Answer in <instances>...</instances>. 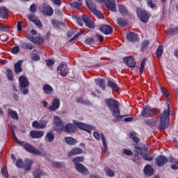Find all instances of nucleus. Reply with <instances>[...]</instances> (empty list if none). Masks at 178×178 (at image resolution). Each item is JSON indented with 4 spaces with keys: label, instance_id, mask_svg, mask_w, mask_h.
<instances>
[{
    "label": "nucleus",
    "instance_id": "obj_1",
    "mask_svg": "<svg viewBox=\"0 0 178 178\" xmlns=\"http://www.w3.org/2000/svg\"><path fill=\"white\" fill-rule=\"evenodd\" d=\"M105 104L108 106L111 115L115 118L118 122H121L123 118L127 115H120V103L119 101L113 98H108L105 99Z\"/></svg>",
    "mask_w": 178,
    "mask_h": 178
},
{
    "label": "nucleus",
    "instance_id": "obj_2",
    "mask_svg": "<svg viewBox=\"0 0 178 178\" xmlns=\"http://www.w3.org/2000/svg\"><path fill=\"white\" fill-rule=\"evenodd\" d=\"M169 116H170V106L167 104V110H165L160 115L159 130H166L169 127Z\"/></svg>",
    "mask_w": 178,
    "mask_h": 178
},
{
    "label": "nucleus",
    "instance_id": "obj_3",
    "mask_svg": "<svg viewBox=\"0 0 178 178\" xmlns=\"http://www.w3.org/2000/svg\"><path fill=\"white\" fill-rule=\"evenodd\" d=\"M161 113V109L152 108L151 106H145L141 111L140 115L142 118H151Z\"/></svg>",
    "mask_w": 178,
    "mask_h": 178
},
{
    "label": "nucleus",
    "instance_id": "obj_4",
    "mask_svg": "<svg viewBox=\"0 0 178 178\" xmlns=\"http://www.w3.org/2000/svg\"><path fill=\"white\" fill-rule=\"evenodd\" d=\"M76 22L79 25L81 26H83V22L85 23L86 27H88V29H95V25L94 24V22L91 21L90 17L88 16L83 15L82 17H79L76 18Z\"/></svg>",
    "mask_w": 178,
    "mask_h": 178
},
{
    "label": "nucleus",
    "instance_id": "obj_5",
    "mask_svg": "<svg viewBox=\"0 0 178 178\" xmlns=\"http://www.w3.org/2000/svg\"><path fill=\"white\" fill-rule=\"evenodd\" d=\"M95 1L106 6L108 10L116 12V0H95Z\"/></svg>",
    "mask_w": 178,
    "mask_h": 178
},
{
    "label": "nucleus",
    "instance_id": "obj_6",
    "mask_svg": "<svg viewBox=\"0 0 178 178\" xmlns=\"http://www.w3.org/2000/svg\"><path fill=\"white\" fill-rule=\"evenodd\" d=\"M136 13L140 22L148 23V20H149V18L151 17V14L148 13V11L141 8H137Z\"/></svg>",
    "mask_w": 178,
    "mask_h": 178
},
{
    "label": "nucleus",
    "instance_id": "obj_7",
    "mask_svg": "<svg viewBox=\"0 0 178 178\" xmlns=\"http://www.w3.org/2000/svg\"><path fill=\"white\" fill-rule=\"evenodd\" d=\"M22 147H24L25 151H27V152H29L30 154L38 155L39 156H41V155H42L41 151H40L38 149H37V147H35L34 146L31 145V144L27 142H24Z\"/></svg>",
    "mask_w": 178,
    "mask_h": 178
},
{
    "label": "nucleus",
    "instance_id": "obj_8",
    "mask_svg": "<svg viewBox=\"0 0 178 178\" xmlns=\"http://www.w3.org/2000/svg\"><path fill=\"white\" fill-rule=\"evenodd\" d=\"M93 137L97 141H99V140L102 139L104 152H106V151H108V145L106 144V139L105 138V136H104V134H99V132L98 131H95L93 132Z\"/></svg>",
    "mask_w": 178,
    "mask_h": 178
},
{
    "label": "nucleus",
    "instance_id": "obj_9",
    "mask_svg": "<svg viewBox=\"0 0 178 178\" xmlns=\"http://www.w3.org/2000/svg\"><path fill=\"white\" fill-rule=\"evenodd\" d=\"M155 165L159 168H162L168 163V158L163 155H159L155 158Z\"/></svg>",
    "mask_w": 178,
    "mask_h": 178
},
{
    "label": "nucleus",
    "instance_id": "obj_10",
    "mask_svg": "<svg viewBox=\"0 0 178 178\" xmlns=\"http://www.w3.org/2000/svg\"><path fill=\"white\" fill-rule=\"evenodd\" d=\"M124 63L127 66L130 67L131 69H133V67H136V61H134V56H129L127 57H124L123 58Z\"/></svg>",
    "mask_w": 178,
    "mask_h": 178
},
{
    "label": "nucleus",
    "instance_id": "obj_11",
    "mask_svg": "<svg viewBox=\"0 0 178 178\" xmlns=\"http://www.w3.org/2000/svg\"><path fill=\"white\" fill-rule=\"evenodd\" d=\"M74 126L78 127V129H81V130H84V131H86V133L91 134V130H90V129H91V125H88L79 122H74Z\"/></svg>",
    "mask_w": 178,
    "mask_h": 178
},
{
    "label": "nucleus",
    "instance_id": "obj_12",
    "mask_svg": "<svg viewBox=\"0 0 178 178\" xmlns=\"http://www.w3.org/2000/svg\"><path fill=\"white\" fill-rule=\"evenodd\" d=\"M101 33H103L106 35H109L113 33V28L111 25L103 24L99 27Z\"/></svg>",
    "mask_w": 178,
    "mask_h": 178
},
{
    "label": "nucleus",
    "instance_id": "obj_13",
    "mask_svg": "<svg viewBox=\"0 0 178 178\" xmlns=\"http://www.w3.org/2000/svg\"><path fill=\"white\" fill-rule=\"evenodd\" d=\"M28 19L30 22H32L37 26V27L41 28L42 27V23H41V20L38 19V17H35L34 15H28Z\"/></svg>",
    "mask_w": 178,
    "mask_h": 178
},
{
    "label": "nucleus",
    "instance_id": "obj_14",
    "mask_svg": "<svg viewBox=\"0 0 178 178\" xmlns=\"http://www.w3.org/2000/svg\"><path fill=\"white\" fill-rule=\"evenodd\" d=\"M127 40L130 42H137L140 38L138 35L134 32H129L127 35Z\"/></svg>",
    "mask_w": 178,
    "mask_h": 178
},
{
    "label": "nucleus",
    "instance_id": "obj_15",
    "mask_svg": "<svg viewBox=\"0 0 178 178\" xmlns=\"http://www.w3.org/2000/svg\"><path fill=\"white\" fill-rule=\"evenodd\" d=\"M75 168L81 175H88V169L81 163H76Z\"/></svg>",
    "mask_w": 178,
    "mask_h": 178
},
{
    "label": "nucleus",
    "instance_id": "obj_16",
    "mask_svg": "<svg viewBox=\"0 0 178 178\" xmlns=\"http://www.w3.org/2000/svg\"><path fill=\"white\" fill-rule=\"evenodd\" d=\"M60 106V100L58 98H55L53 100L51 106L49 107V111L54 112L55 111H58V108Z\"/></svg>",
    "mask_w": 178,
    "mask_h": 178
},
{
    "label": "nucleus",
    "instance_id": "obj_17",
    "mask_svg": "<svg viewBox=\"0 0 178 178\" xmlns=\"http://www.w3.org/2000/svg\"><path fill=\"white\" fill-rule=\"evenodd\" d=\"M19 83L21 88H26V87L30 86L29 80H27V78L24 76H20L19 77Z\"/></svg>",
    "mask_w": 178,
    "mask_h": 178
},
{
    "label": "nucleus",
    "instance_id": "obj_18",
    "mask_svg": "<svg viewBox=\"0 0 178 178\" xmlns=\"http://www.w3.org/2000/svg\"><path fill=\"white\" fill-rule=\"evenodd\" d=\"M42 11L46 16H52V15H54V9L51 6L47 4L43 5Z\"/></svg>",
    "mask_w": 178,
    "mask_h": 178
},
{
    "label": "nucleus",
    "instance_id": "obj_19",
    "mask_svg": "<svg viewBox=\"0 0 178 178\" xmlns=\"http://www.w3.org/2000/svg\"><path fill=\"white\" fill-rule=\"evenodd\" d=\"M64 131L67 133V134H72V133L77 131V128H76V126L73 125V124H67L64 127Z\"/></svg>",
    "mask_w": 178,
    "mask_h": 178
},
{
    "label": "nucleus",
    "instance_id": "obj_20",
    "mask_svg": "<svg viewBox=\"0 0 178 178\" xmlns=\"http://www.w3.org/2000/svg\"><path fill=\"white\" fill-rule=\"evenodd\" d=\"M42 90L46 95H51L54 93V88H52L49 84L43 85Z\"/></svg>",
    "mask_w": 178,
    "mask_h": 178
},
{
    "label": "nucleus",
    "instance_id": "obj_21",
    "mask_svg": "<svg viewBox=\"0 0 178 178\" xmlns=\"http://www.w3.org/2000/svg\"><path fill=\"white\" fill-rule=\"evenodd\" d=\"M22 63L23 60H19L14 65V72L15 74H19L23 72V69L22 68Z\"/></svg>",
    "mask_w": 178,
    "mask_h": 178
},
{
    "label": "nucleus",
    "instance_id": "obj_22",
    "mask_svg": "<svg viewBox=\"0 0 178 178\" xmlns=\"http://www.w3.org/2000/svg\"><path fill=\"white\" fill-rule=\"evenodd\" d=\"M95 83L96 86H99L102 90H104L105 91L106 87L105 86V79L102 78H97L95 79Z\"/></svg>",
    "mask_w": 178,
    "mask_h": 178
},
{
    "label": "nucleus",
    "instance_id": "obj_23",
    "mask_svg": "<svg viewBox=\"0 0 178 178\" xmlns=\"http://www.w3.org/2000/svg\"><path fill=\"white\" fill-rule=\"evenodd\" d=\"M29 134L32 138H41V137H44V131H31Z\"/></svg>",
    "mask_w": 178,
    "mask_h": 178
},
{
    "label": "nucleus",
    "instance_id": "obj_24",
    "mask_svg": "<svg viewBox=\"0 0 178 178\" xmlns=\"http://www.w3.org/2000/svg\"><path fill=\"white\" fill-rule=\"evenodd\" d=\"M20 47L22 48V49H29V51H31V49H34L35 47L33 44L29 42H26L25 41H21L20 42Z\"/></svg>",
    "mask_w": 178,
    "mask_h": 178
},
{
    "label": "nucleus",
    "instance_id": "obj_25",
    "mask_svg": "<svg viewBox=\"0 0 178 178\" xmlns=\"http://www.w3.org/2000/svg\"><path fill=\"white\" fill-rule=\"evenodd\" d=\"M24 163V170L26 172H30V170H31V166H33V163H34V161L32 159H25Z\"/></svg>",
    "mask_w": 178,
    "mask_h": 178
},
{
    "label": "nucleus",
    "instance_id": "obj_26",
    "mask_svg": "<svg viewBox=\"0 0 178 178\" xmlns=\"http://www.w3.org/2000/svg\"><path fill=\"white\" fill-rule=\"evenodd\" d=\"M85 2L92 13L97 10V6L92 0H85Z\"/></svg>",
    "mask_w": 178,
    "mask_h": 178
},
{
    "label": "nucleus",
    "instance_id": "obj_27",
    "mask_svg": "<svg viewBox=\"0 0 178 178\" xmlns=\"http://www.w3.org/2000/svg\"><path fill=\"white\" fill-rule=\"evenodd\" d=\"M9 15V10L6 7L3 6L0 8V17L1 19H8Z\"/></svg>",
    "mask_w": 178,
    "mask_h": 178
},
{
    "label": "nucleus",
    "instance_id": "obj_28",
    "mask_svg": "<svg viewBox=\"0 0 178 178\" xmlns=\"http://www.w3.org/2000/svg\"><path fill=\"white\" fill-rule=\"evenodd\" d=\"M80 154H83V149L80 147H76L71 149L67 153L68 156H73V155H79Z\"/></svg>",
    "mask_w": 178,
    "mask_h": 178
},
{
    "label": "nucleus",
    "instance_id": "obj_29",
    "mask_svg": "<svg viewBox=\"0 0 178 178\" xmlns=\"http://www.w3.org/2000/svg\"><path fill=\"white\" fill-rule=\"evenodd\" d=\"M143 172L145 175H147V176H152L154 175V168H152L151 165L147 164L145 166Z\"/></svg>",
    "mask_w": 178,
    "mask_h": 178
},
{
    "label": "nucleus",
    "instance_id": "obj_30",
    "mask_svg": "<svg viewBox=\"0 0 178 178\" xmlns=\"http://www.w3.org/2000/svg\"><path fill=\"white\" fill-rule=\"evenodd\" d=\"M54 124L56 126V127H60V130L63 129V122H62V120L60 118L58 115L54 116Z\"/></svg>",
    "mask_w": 178,
    "mask_h": 178
},
{
    "label": "nucleus",
    "instance_id": "obj_31",
    "mask_svg": "<svg viewBox=\"0 0 178 178\" xmlns=\"http://www.w3.org/2000/svg\"><path fill=\"white\" fill-rule=\"evenodd\" d=\"M108 86L113 90V91H115V92H119V86H118V84L112 81H108Z\"/></svg>",
    "mask_w": 178,
    "mask_h": 178
},
{
    "label": "nucleus",
    "instance_id": "obj_32",
    "mask_svg": "<svg viewBox=\"0 0 178 178\" xmlns=\"http://www.w3.org/2000/svg\"><path fill=\"white\" fill-rule=\"evenodd\" d=\"M118 9L120 13H121L122 16H127L129 15V12L127 11V8H126V6L122 4L118 5Z\"/></svg>",
    "mask_w": 178,
    "mask_h": 178
},
{
    "label": "nucleus",
    "instance_id": "obj_33",
    "mask_svg": "<svg viewBox=\"0 0 178 178\" xmlns=\"http://www.w3.org/2000/svg\"><path fill=\"white\" fill-rule=\"evenodd\" d=\"M144 124L149 127H155V126H156V120H155V119L145 120Z\"/></svg>",
    "mask_w": 178,
    "mask_h": 178
},
{
    "label": "nucleus",
    "instance_id": "obj_34",
    "mask_svg": "<svg viewBox=\"0 0 178 178\" xmlns=\"http://www.w3.org/2000/svg\"><path fill=\"white\" fill-rule=\"evenodd\" d=\"M8 113L9 116H10L12 119H14L15 120H19V115H17V113L15 111H13L11 108H8Z\"/></svg>",
    "mask_w": 178,
    "mask_h": 178
},
{
    "label": "nucleus",
    "instance_id": "obj_35",
    "mask_svg": "<svg viewBox=\"0 0 178 178\" xmlns=\"http://www.w3.org/2000/svg\"><path fill=\"white\" fill-rule=\"evenodd\" d=\"M134 148L136 149V152L138 155H140V152H143V151H145V152H148V147H145V145H143L142 147L139 146L138 145H134ZM140 151V152H138Z\"/></svg>",
    "mask_w": 178,
    "mask_h": 178
},
{
    "label": "nucleus",
    "instance_id": "obj_36",
    "mask_svg": "<svg viewBox=\"0 0 178 178\" xmlns=\"http://www.w3.org/2000/svg\"><path fill=\"white\" fill-rule=\"evenodd\" d=\"M104 171L106 176H108V177H115V171L109 168V167L106 166L104 168Z\"/></svg>",
    "mask_w": 178,
    "mask_h": 178
},
{
    "label": "nucleus",
    "instance_id": "obj_37",
    "mask_svg": "<svg viewBox=\"0 0 178 178\" xmlns=\"http://www.w3.org/2000/svg\"><path fill=\"white\" fill-rule=\"evenodd\" d=\"M140 154L145 161H148V162H152L154 161V159L148 153L140 152Z\"/></svg>",
    "mask_w": 178,
    "mask_h": 178
},
{
    "label": "nucleus",
    "instance_id": "obj_38",
    "mask_svg": "<svg viewBox=\"0 0 178 178\" xmlns=\"http://www.w3.org/2000/svg\"><path fill=\"white\" fill-rule=\"evenodd\" d=\"M32 42L37 45H42V44H44V39L40 36L34 37Z\"/></svg>",
    "mask_w": 178,
    "mask_h": 178
},
{
    "label": "nucleus",
    "instance_id": "obj_39",
    "mask_svg": "<svg viewBox=\"0 0 178 178\" xmlns=\"http://www.w3.org/2000/svg\"><path fill=\"white\" fill-rule=\"evenodd\" d=\"M65 141L68 145H74V144L77 143V140L72 137H65Z\"/></svg>",
    "mask_w": 178,
    "mask_h": 178
},
{
    "label": "nucleus",
    "instance_id": "obj_40",
    "mask_svg": "<svg viewBox=\"0 0 178 178\" xmlns=\"http://www.w3.org/2000/svg\"><path fill=\"white\" fill-rule=\"evenodd\" d=\"M45 138L48 140L49 143H52L55 140V134L52 131H49L45 136Z\"/></svg>",
    "mask_w": 178,
    "mask_h": 178
},
{
    "label": "nucleus",
    "instance_id": "obj_41",
    "mask_svg": "<svg viewBox=\"0 0 178 178\" xmlns=\"http://www.w3.org/2000/svg\"><path fill=\"white\" fill-rule=\"evenodd\" d=\"M147 62V58H143L141 61L140 67L139 68V74H143L144 73V69H145V63Z\"/></svg>",
    "mask_w": 178,
    "mask_h": 178
},
{
    "label": "nucleus",
    "instance_id": "obj_42",
    "mask_svg": "<svg viewBox=\"0 0 178 178\" xmlns=\"http://www.w3.org/2000/svg\"><path fill=\"white\" fill-rule=\"evenodd\" d=\"M52 166L57 169H60V168H63L65 166V162L54 161L52 163Z\"/></svg>",
    "mask_w": 178,
    "mask_h": 178
},
{
    "label": "nucleus",
    "instance_id": "obj_43",
    "mask_svg": "<svg viewBox=\"0 0 178 178\" xmlns=\"http://www.w3.org/2000/svg\"><path fill=\"white\" fill-rule=\"evenodd\" d=\"M167 35H173L175 34H177L178 33V26L174 29H170L166 31Z\"/></svg>",
    "mask_w": 178,
    "mask_h": 178
},
{
    "label": "nucleus",
    "instance_id": "obj_44",
    "mask_svg": "<svg viewBox=\"0 0 178 178\" xmlns=\"http://www.w3.org/2000/svg\"><path fill=\"white\" fill-rule=\"evenodd\" d=\"M7 72V78L10 81H13V71L10 68L6 70Z\"/></svg>",
    "mask_w": 178,
    "mask_h": 178
},
{
    "label": "nucleus",
    "instance_id": "obj_45",
    "mask_svg": "<svg viewBox=\"0 0 178 178\" xmlns=\"http://www.w3.org/2000/svg\"><path fill=\"white\" fill-rule=\"evenodd\" d=\"M161 91L163 95H164V97H165L166 102H169V93L168 92V90L163 87H161Z\"/></svg>",
    "mask_w": 178,
    "mask_h": 178
},
{
    "label": "nucleus",
    "instance_id": "obj_46",
    "mask_svg": "<svg viewBox=\"0 0 178 178\" xmlns=\"http://www.w3.org/2000/svg\"><path fill=\"white\" fill-rule=\"evenodd\" d=\"M118 24L120 27H126V26L127 25V22H126V20H124L123 18H118Z\"/></svg>",
    "mask_w": 178,
    "mask_h": 178
},
{
    "label": "nucleus",
    "instance_id": "obj_47",
    "mask_svg": "<svg viewBox=\"0 0 178 178\" xmlns=\"http://www.w3.org/2000/svg\"><path fill=\"white\" fill-rule=\"evenodd\" d=\"M162 54H163V49L162 45H159L156 51V55L157 58H161V56H162Z\"/></svg>",
    "mask_w": 178,
    "mask_h": 178
},
{
    "label": "nucleus",
    "instance_id": "obj_48",
    "mask_svg": "<svg viewBox=\"0 0 178 178\" xmlns=\"http://www.w3.org/2000/svg\"><path fill=\"white\" fill-rule=\"evenodd\" d=\"M148 45H149V40L143 41L141 44V51L147 50Z\"/></svg>",
    "mask_w": 178,
    "mask_h": 178
},
{
    "label": "nucleus",
    "instance_id": "obj_49",
    "mask_svg": "<svg viewBox=\"0 0 178 178\" xmlns=\"http://www.w3.org/2000/svg\"><path fill=\"white\" fill-rule=\"evenodd\" d=\"M74 163H80L79 162H84V156H77L72 159Z\"/></svg>",
    "mask_w": 178,
    "mask_h": 178
},
{
    "label": "nucleus",
    "instance_id": "obj_50",
    "mask_svg": "<svg viewBox=\"0 0 178 178\" xmlns=\"http://www.w3.org/2000/svg\"><path fill=\"white\" fill-rule=\"evenodd\" d=\"M40 129H45L47 127V124H48V121L47 120L41 119L39 121Z\"/></svg>",
    "mask_w": 178,
    "mask_h": 178
},
{
    "label": "nucleus",
    "instance_id": "obj_51",
    "mask_svg": "<svg viewBox=\"0 0 178 178\" xmlns=\"http://www.w3.org/2000/svg\"><path fill=\"white\" fill-rule=\"evenodd\" d=\"M81 5H83V3L81 2H79V1H74L73 3H71V6L74 8V9H79V8H80L81 6Z\"/></svg>",
    "mask_w": 178,
    "mask_h": 178
},
{
    "label": "nucleus",
    "instance_id": "obj_52",
    "mask_svg": "<svg viewBox=\"0 0 178 178\" xmlns=\"http://www.w3.org/2000/svg\"><path fill=\"white\" fill-rule=\"evenodd\" d=\"M95 41L94 38H88L85 40V44L86 45H94Z\"/></svg>",
    "mask_w": 178,
    "mask_h": 178
},
{
    "label": "nucleus",
    "instance_id": "obj_53",
    "mask_svg": "<svg viewBox=\"0 0 178 178\" xmlns=\"http://www.w3.org/2000/svg\"><path fill=\"white\" fill-rule=\"evenodd\" d=\"M16 166L17 168H24V162L22 159H19L16 161Z\"/></svg>",
    "mask_w": 178,
    "mask_h": 178
},
{
    "label": "nucleus",
    "instance_id": "obj_54",
    "mask_svg": "<svg viewBox=\"0 0 178 178\" xmlns=\"http://www.w3.org/2000/svg\"><path fill=\"white\" fill-rule=\"evenodd\" d=\"M94 15H95L99 19H104V14L98 10H95V11L92 12Z\"/></svg>",
    "mask_w": 178,
    "mask_h": 178
},
{
    "label": "nucleus",
    "instance_id": "obj_55",
    "mask_svg": "<svg viewBox=\"0 0 178 178\" xmlns=\"http://www.w3.org/2000/svg\"><path fill=\"white\" fill-rule=\"evenodd\" d=\"M147 4L149 8L151 9H154V8H156V5L152 1V0H147Z\"/></svg>",
    "mask_w": 178,
    "mask_h": 178
},
{
    "label": "nucleus",
    "instance_id": "obj_56",
    "mask_svg": "<svg viewBox=\"0 0 178 178\" xmlns=\"http://www.w3.org/2000/svg\"><path fill=\"white\" fill-rule=\"evenodd\" d=\"M0 40L3 42H6V41H8V40H9V36H8V35H6V34L1 35Z\"/></svg>",
    "mask_w": 178,
    "mask_h": 178
},
{
    "label": "nucleus",
    "instance_id": "obj_57",
    "mask_svg": "<svg viewBox=\"0 0 178 178\" xmlns=\"http://www.w3.org/2000/svg\"><path fill=\"white\" fill-rule=\"evenodd\" d=\"M59 74L63 76H67L69 74V68L65 67L63 71L60 72Z\"/></svg>",
    "mask_w": 178,
    "mask_h": 178
},
{
    "label": "nucleus",
    "instance_id": "obj_58",
    "mask_svg": "<svg viewBox=\"0 0 178 178\" xmlns=\"http://www.w3.org/2000/svg\"><path fill=\"white\" fill-rule=\"evenodd\" d=\"M1 173L4 177L8 178L9 174L8 173V169L3 168H1Z\"/></svg>",
    "mask_w": 178,
    "mask_h": 178
},
{
    "label": "nucleus",
    "instance_id": "obj_59",
    "mask_svg": "<svg viewBox=\"0 0 178 178\" xmlns=\"http://www.w3.org/2000/svg\"><path fill=\"white\" fill-rule=\"evenodd\" d=\"M10 29H11V27L9 25L0 26V31L5 32L7 30H10Z\"/></svg>",
    "mask_w": 178,
    "mask_h": 178
},
{
    "label": "nucleus",
    "instance_id": "obj_60",
    "mask_svg": "<svg viewBox=\"0 0 178 178\" xmlns=\"http://www.w3.org/2000/svg\"><path fill=\"white\" fill-rule=\"evenodd\" d=\"M32 127H34V129H41L40 122H38V121H33L32 123Z\"/></svg>",
    "mask_w": 178,
    "mask_h": 178
},
{
    "label": "nucleus",
    "instance_id": "obj_61",
    "mask_svg": "<svg viewBox=\"0 0 178 178\" xmlns=\"http://www.w3.org/2000/svg\"><path fill=\"white\" fill-rule=\"evenodd\" d=\"M123 154H125V155H127L128 156H131V155H133V152L127 149H124Z\"/></svg>",
    "mask_w": 178,
    "mask_h": 178
},
{
    "label": "nucleus",
    "instance_id": "obj_62",
    "mask_svg": "<svg viewBox=\"0 0 178 178\" xmlns=\"http://www.w3.org/2000/svg\"><path fill=\"white\" fill-rule=\"evenodd\" d=\"M20 51V47L19 46H15L13 48L11 52L12 54H16Z\"/></svg>",
    "mask_w": 178,
    "mask_h": 178
},
{
    "label": "nucleus",
    "instance_id": "obj_63",
    "mask_svg": "<svg viewBox=\"0 0 178 178\" xmlns=\"http://www.w3.org/2000/svg\"><path fill=\"white\" fill-rule=\"evenodd\" d=\"M30 12H31V13H35V12H37V7L35 6V4L33 3L30 6Z\"/></svg>",
    "mask_w": 178,
    "mask_h": 178
},
{
    "label": "nucleus",
    "instance_id": "obj_64",
    "mask_svg": "<svg viewBox=\"0 0 178 178\" xmlns=\"http://www.w3.org/2000/svg\"><path fill=\"white\" fill-rule=\"evenodd\" d=\"M51 23L54 26V27H59V21L56 19H51Z\"/></svg>",
    "mask_w": 178,
    "mask_h": 178
}]
</instances>
